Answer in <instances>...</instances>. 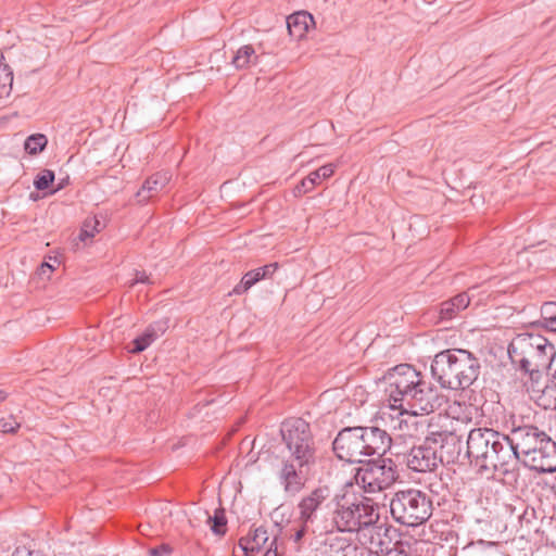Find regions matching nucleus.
Returning <instances> with one entry per match:
<instances>
[{
  "mask_svg": "<svg viewBox=\"0 0 556 556\" xmlns=\"http://www.w3.org/2000/svg\"><path fill=\"white\" fill-rule=\"evenodd\" d=\"M392 408L414 416L433 413L442 405L438 389L410 364H400L384 376Z\"/></svg>",
  "mask_w": 556,
  "mask_h": 556,
  "instance_id": "1",
  "label": "nucleus"
},
{
  "mask_svg": "<svg viewBox=\"0 0 556 556\" xmlns=\"http://www.w3.org/2000/svg\"><path fill=\"white\" fill-rule=\"evenodd\" d=\"M466 444V456L481 477L490 479L498 473L509 480L517 479V457L506 434L491 428H475Z\"/></svg>",
  "mask_w": 556,
  "mask_h": 556,
  "instance_id": "2",
  "label": "nucleus"
},
{
  "mask_svg": "<svg viewBox=\"0 0 556 556\" xmlns=\"http://www.w3.org/2000/svg\"><path fill=\"white\" fill-rule=\"evenodd\" d=\"M507 353L511 364L529 377L532 389L540 391L556 356L555 345L541 334L523 332L510 341Z\"/></svg>",
  "mask_w": 556,
  "mask_h": 556,
  "instance_id": "3",
  "label": "nucleus"
},
{
  "mask_svg": "<svg viewBox=\"0 0 556 556\" xmlns=\"http://www.w3.org/2000/svg\"><path fill=\"white\" fill-rule=\"evenodd\" d=\"M327 506L331 516V529L336 532H359L380 520L378 504L353 491L341 490L334 493Z\"/></svg>",
  "mask_w": 556,
  "mask_h": 556,
  "instance_id": "4",
  "label": "nucleus"
},
{
  "mask_svg": "<svg viewBox=\"0 0 556 556\" xmlns=\"http://www.w3.org/2000/svg\"><path fill=\"white\" fill-rule=\"evenodd\" d=\"M390 434L378 427H346L332 442L338 459L349 464H363L366 457H382L391 447Z\"/></svg>",
  "mask_w": 556,
  "mask_h": 556,
  "instance_id": "5",
  "label": "nucleus"
},
{
  "mask_svg": "<svg viewBox=\"0 0 556 556\" xmlns=\"http://www.w3.org/2000/svg\"><path fill=\"white\" fill-rule=\"evenodd\" d=\"M481 370L480 361L471 352L448 349L439 352L432 359V377L444 389L465 390L473 384Z\"/></svg>",
  "mask_w": 556,
  "mask_h": 556,
  "instance_id": "6",
  "label": "nucleus"
},
{
  "mask_svg": "<svg viewBox=\"0 0 556 556\" xmlns=\"http://www.w3.org/2000/svg\"><path fill=\"white\" fill-rule=\"evenodd\" d=\"M389 506L391 516L397 523L418 527L432 516L433 498L421 490H401L393 494Z\"/></svg>",
  "mask_w": 556,
  "mask_h": 556,
  "instance_id": "7",
  "label": "nucleus"
},
{
  "mask_svg": "<svg viewBox=\"0 0 556 556\" xmlns=\"http://www.w3.org/2000/svg\"><path fill=\"white\" fill-rule=\"evenodd\" d=\"M280 433L290 458L316 464L317 444L311 425L302 418H289L281 424Z\"/></svg>",
  "mask_w": 556,
  "mask_h": 556,
  "instance_id": "8",
  "label": "nucleus"
},
{
  "mask_svg": "<svg viewBox=\"0 0 556 556\" xmlns=\"http://www.w3.org/2000/svg\"><path fill=\"white\" fill-rule=\"evenodd\" d=\"M399 478L396 466L392 459L378 458L366 460L363 466L356 469L355 483L365 493H378L390 488Z\"/></svg>",
  "mask_w": 556,
  "mask_h": 556,
  "instance_id": "9",
  "label": "nucleus"
},
{
  "mask_svg": "<svg viewBox=\"0 0 556 556\" xmlns=\"http://www.w3.org/2000/svg\"><path fill=\"white\" fill-rule=\"evenodd\" d=\"M438 455L437 443L428 431L425 439L404 455V459L406 466L413 471L434 472L441 465V458Z\"/></svg>",
  "mask_w": 556,
  "mask_h": 556,
  "instance_id": "10",
  "label": "nucleus"
},
{
  "mask_svg": "<svg viewBox=\"0 0 556 556\" xmlns=\"http://www.w3.org/2000/svg\"><path fill=\"white\" fill-rule=\"evenodd\" d=\"M315 464L304 463L290 457L281 459L277 477L283 491L291 496L300 493L308 480V475Z\"/></svg>",
  "mask_w": 556,
  "mask_h": 556,
  "instance_id": "11",
  "label": "nucleus"
},
{
  "mask_svg": "<svg viewBox=\"0 0 556 556\" xmlns=\"http://www.w3.org/2000/svg\"><path fill=\"white\" fill-rule=\"evenodd\" d=\"M520 459L531 470L541 473L555 472L556 443L548 437L541 444L538 443L534 450L532 448L530 452H525L520 455Z\"/></svg>",
  "mask_w": 556,
  "mask_h": 556,
  "instance_id": "12",
  "label": "nucleus"
},
{
  "mask_svg": "<svg viewBox=\"0 0 556 556\" xmlns=\"http://www.w3.org/2000/svg\"><path fill=\"white\" fill-rule=\"evenodd\" d=\"M508 438L509 445L517 457V466L520 462V455L525 452H530L541 444L549 435L541 430L538 426H525L517 432L506 434Z\"/></svg>",
  "mask_w": 556,
  "mask_h": 556,
  "instance_id": "13",
  "label": "nucleus"
},
{
  "mask_svg": "<svg viewBox=\"0 0 556 556\" xmlns=\"http://www.w3.org/2000/svg\"><path fill=\"white\" fill-rule=\"evenodd\" d=\"M432 440L437 443L438 456L441 465L456 464L459 462L463 448L462 437L453 431H430Z\"/></svg>",
  "mask_w": 556,
  "mask_h": 556,
  "instance_id": "14",
  "label": "nucleus"
},
{
  "mask_svg": "<svg viewBox=\"0 0 556 556\" xmlns=\"http://www.w3.org/2000/svg\"><path fill=\"white\" fill-rule=\"evenodd\" d=\"M369 529L371 533L369 536V551L377 556H386L391 551L392 543L400 536L397 530L387 523H375Z\"/></svg>",
  "mask_w": 556,
  "mask_h": 556,
  "instance_id": "15",
  "label": "nucleus"
},
{
  "mask_svg": "<svg viewBox=\"0 0 556 556\" xmlns=\"http://www.w3.org/2000/svg\"><path fill=\"white\" fill-rule=\"evenodd\" d=\"M470 301L471 299L467 292H460L441 302L431 311L433 318H437L435 323L445 324L458 317L469 306Z\"/></svg>",
  "mask_w": 556,
  "mask_h": 556,
  "instance_id": "16",
  "label": "nucleus"
},
{
  "mask_svg": "<svg viewBox=\"0 0 556 556\" xmlns=\"http://www.w3.org/2000/svg\"><path fill=\"white\" fill-rule=\"evenodd\" d=\"M329 497L330 490L328 486H318L304 496L298 505L301 520L314 522L316 511Z\"/></svg>",
  "mask_w": 556,
  "mask_h": 556,
  "instance_id": "17",
  "label": "nucleus"
},
{
  "mask_svg": "<svg viewBox=\"0 0 556 556\" xmlns=\"http://www.w3.org/2000/svg\"><path fill=\"white\" fill-rule=\"evenodd\" d=\"M336 530H328L324 541L325 553L329 556H357L358 546L349 538L341 536Z\"/></svg>",
  "mask_w": 556,
  "mask_h": 556,
  "instance_id": "18",
  "label": "nucleus"
},
{
  "mask_svg": "<svg viewBox=\"0 0 556 556\" xmlns=\"http://www.w3.org/2000/svg\"><path fill=\"white\" fill-rule=\"evenodd\" d=\"M268 539L266 527L260 526L252 528L245 536L240 538L238 546L242 549L245 556H253L254 553L262 549Z\"/></svg>",
  "mask_w": 556,
  "mask_h": 556,
  "instance_id": "19",
  "label": "nucleus"
},
{
  "mask_svg": "<svg viewBox=\"0 0 556 556\" xmlns=\"http://www.w3.org/2000/svg\"><path fill=\"white\" fill-rule=\"evenodd\" d=\"M334 173V168L332 164H326L320 166L318 169L309 173L305 178H303L294 188L293 192L295 197H301L314 189V187L323 179L330 178Z\"/></svg>",
  "mask_w": 556,
  "mask_h": 556,
  "instance_id": "20",
  "label": "nucleus"
},
{
  "mask_svg": "<svg viewBox=\"0 0 556 556\" xmlns=\"http://www.w3.org/2000/svg\"><path fill=\"white\" fill-rule=\"evenodd\" d=\"M159 331H165V324L162 321L150 325L144 332L132 340L131 353H140L144 351L159 337Z\"/></svg>",
  "mask_w": 556,
  "mask_h": 556,
  "instance_id": "21",
  "label": "nucleus"
},
{
  "mask_svg": "<svg viewBox=\"0 0 556 556\" xmlns=\"http://www.w3.org/2000/svg\"><path fill=\"white\" fill-rule=\"evenodd\" d=\"M308 22H313V16L306 12L291 14L287 18V27L290 36L301 39L308 29Z\"/></svg>",
  "mask_w": 556,
  "mask_h": 556,
  "instance_id": "22",
  "label": "nucleus"
},
{
  "mask_svg": "<svg viewBox=\"0 0 556 556\" xmlns=\"http://www.w3.org/2000/svg\"><path fill=\"white\" fill-rule=\"evenodd\" d=\"M312 523L313 522L301 520L299 517L287 530V536L293 543L295 551H300L303 547L305 538L309 533V525Z\"/></svg>",
  "mask_w": 556,
  "mask_h": 556,
  "instance_id": "23",
  "label": "nucleus"
},
{
  "mask_svg": "<svg viewBox=\"0 0 556 556\" xmlns=\"http://www.w3.org/2000/svg\"><path fill=\"white\" fill-rule=\"evenodd\" d=\"M166 182V178L160 174H154L146 179L141 189L137 192L136 197L138 202H146L161 190Z\"/></svg>",
  "mask_w": 556,
  "mask_h": 556,
  "instance_id": "24",
  "label": "nucleus"
},
{
  "mask_svg": "<svg viewBox=\"0 0 556 556\" xmlns=\"http://www.w3.org/2000/svg\"><path fill=\"white\" fill-rule=\"evenodd\" d=\"M257 58L258 56L255 53L254 47L252 45H244L240 47L233 54L231 64L237 70H245L249 68L252 64H255Z\"/></svg>",
  "mask_w": 556,
  "mask_h": 556,
  "instance_id": "25",
  "label": "nucleus"
},
{
  "mask_svg": "<svg viewBox=\"0 0 556 556\" xmlns=\"http://www.w3.org/2000/svg\"><path fill=\"white\" fill-rule=\"evenodd\" d=\"M206 517V522L210 525L211 531L218 536H224L227 532V518L225 508L219 507L215 509L214 515L211 516L207 510L202 511Z\"/></svg>",
  "mask_w": 556,
  "mask_h": 556,
  "instance_id": "26",
  "label": "nucleus"
},
{
  "mask_svg": "<svg viewBox=\"0 0 556 556\" xmlns=\"http://www.w3.org/2000/svg\"><path fill=\"white\" fill-rule=\"evenodd\" d=\"M48 144V138L43 134H34L27 137L24 143L25 151L30 155H36L45 150Z\"/></svg>",
  "mask_w": 556,
  "mask_h": 556,
  "instance_id": "27",
  "label": "nucleus"
},
{
  "mask_svg": "<svg viewBox=\"0 0 556 556\" xmlns=\"http://www.w3.org/2000/svg\"><path fill=\"white\" fill-rule=\"evenodd\" d=\"M13 84V72L11 67L0 62V96H9Z\"/></svg>",
  "mask_w": 556,
  "mask_h": 556,
  "instance_id": "28",
  "label": "nucleus"
},
{
  "mask_svg": "<svg viewBox=\"0 0 556 556\" xmlns=\"http://www.w3.org/2000/svg\"><path fill=\"white\" fill-rule=\"evenodd\" d=\"M103 227L104 225L97 217L86 219L80 230V240L86 241V239L94 237Z\"/></svg>",
  "mask_w": 556,
  "mask_h": 556,
  "instance_id": "29",
  "label": "nucleus"
},
{
  "mask_svg": "<svg viewBox=\"0 0 556 556\" xmlns=\"http://www.w3.org/2000/svg\"><path fill=\"white\" fill-rule=\"evenodd\" d=\"M54 179L55 175L53 170L42 169L36 175L34 186L38 191H45L52 186Z\"/></svg>",
  "mask_w": 556,
  "mask_h": 556,
  "instance_id": "30",
  "label": "nucleus"
},
{
  "mask_svg": "<svg viewBox=\"0 0 556 556\" xmlns=\"http://www.w3.org/2000/svg\"><path fill=\"white\" fill-rule=\"evenodd\" d=\"M413 544L409 541L396 538L392 543L391 551L386 556H412Z\"/></svg>",
  "mask_w": 556,
  "mask_h": 556,
  "instance_id": "31",
  "label": "nucleus"
},
{
  "mask_svg": "<svg viewBox=\"0 0 556 556\" xmlns=\"http://www.w3.org/2000/svg\"><path fill=\"white\" fill-rule=\"evenodd\" d=\"M255 283H257V278L253 275L251 270H249L243 275L240 282L235 286L231 293L241 295L245 293L249 289H251Z\"/></svg>",
  "mask_w": 556,
  "mask_h": 556,
  "instance_id": "32",
  "label": "nucleus"
},
{
  "mask_svg": "<svg viewBox=\"0 0 556 556\" xmlns=\"http://www.w3.org/2000/svg\"><path fill=\"white\" fill-rule=\"evenodd\" d=\"M543 323L556 324V302H545L541 307Z\"/></svg>",
  "mask_w": 556,
  "mask_h": 556,
  "instance_id": "33",
  "label": "nucleus"
},
{
  "mask_svg": "<svg viewBox=\"0 0 556 556\" xmlns=\"http://www.w3.org/2000/svg\"><path fill=\"white\" fill-rule=\"evenodd\" d=\"M510 433L519 431L525 426H535L529 415H513L510 419Z\"/></svg>",
  "mask_w": 556,
  "mask_h": 556,
  "instance_id": "34",
  "label": "nucleus"
},
{
  "mask_svg": "<svg viewBox=\"0 0 556 556\" xmlns=\"http://www.w3.org/2000/svg\"><path fill=\"white\" fill-rule=\"evenodd\" d=\"M20 428V424L13 416L0 418V432L2 433H14Z\"/></svg>",
  "mask_w": 556,
  "mask_h": 556,
  "instance_id": "35",
  "label": "nucleus"
},
{
  "mask_svg": "<svg viewBox=\"0 0 556 556\" xmlns=\"http://www.w3.org/2000/svg\"><path fill=\"white\" fill-rule=\"evenodd\" d=\"M535 518V510L534 508H531V507H526L522 511V514H520L518 516V520H519V523L521 527H523L525 525L526 526H530L532 523V521L534 520Z\"/></svg>",
  "mask_w": 556,
  "mask_h": 556,
  "instance_id": "36",
  "label": "nucleus"
},
{
  "mask_svg": "<svg viewBox=\"0 0 556 556\" xmlns=\"http://www.w3.org/2000/svg\"><path fill=\"white\" fill-rule=\"evenodd\" d=\"M150 556H169L173 553V548L168 544L157 545L149 551Z\"/></svg>",
  "mask_w": 556,
  "mask_h": 556,
  "instance_id": "37",
  "label": "nucleus"
},
{
  "mask_svg": "<svg viewBox=\"0 0 556 556\" xmlns=\"http://www.w3.org/2000/svg\"><path fill=\"white\" fill-rule=\"evenodd\" d=\"M278 268L279 264L275 262L258 267V270H262V275L264 276L265 279H270Z\"/></svg>",
  "mask_w": 556,
  "mask_h": 556,
  "instance_id": "38",
  "label": "nucleus"
},
{
  "mask_svg": "<svg viewBox=\"0 0 556 556\" xmlns=\"http://www.w3.org/2000/svg\"><path fill=\"white\" fill-rule=\"evenodd\" d=\"M543 391L547 393H553L556 395V370L547 379L546 384L543 383Z\"/></svg>",
  "mask_w": 556,
  "mask_h": 556,
  "instance_id": "39",
  "label": "nucleus"
},
{
  "mask_svg": "<svg viewBox=\"0 0 556 556\" xmlns=\"http://www.w3.org/2000/svg\"><path fill=\"white\" fill-rule=\"evenodd\" d=\"M150 277L147 275L146 271H139L137 270L136 271V277L134 279V281L130 283V286L132 287L135 283H150Z\"/></svg>",
  "mask_w": 556,
  "mask_h": 556,
  "instance_id": "40",
  "label": "nucleus"
},
{
  "mask_svg": "<svg viewBox=\"0 0 556 556\" xmlns=\"http://www.w3.org/2000/svg\"><path fill=\"white\" fill-rule=\"evenodd\" d=\"M66 185H68V177H66L65 179H62L55 188L51 189L46 194H54L58 191L62 190Z\"/></svg>",
  "mask_w": 556,
  "mask_h": 556,
  "instance_id": "41",
  "label": "nucleus"
},
{
  "mask_svg": "<svg viewBox=\"0 0 556 556\" xmlns=\"http://www.w3.org/2000/svg\"><path fill=\"white\" fill-rule=\"evenodd\" d=\"M276 543V539L274 540V542L270 544L269 548L266 551V553L264 554V556H279L278 552H277V547H273V545Z\"/></svg>",
  "mask_w": 556,
  "mask_h": 556,
  "instance_id": "42",
  "label": "nucleus"
},
{
  "mask_svg": "<svg viewBox=\"0 0 556 556\" xmlns=\"http://www.w3.org/2000/svg\"><path fill=\"white\" fill-rule=\"evenodd\" d=\"M214 402V399L212 400H205V401H199L198 404L194 406V408L198 407H205Z\"/></svg>",
  "mask_w": 556,
  "mask_h": 556,
  "instance_id": "43",
  "label": "nucleus"
},
{
  "mask_svg": "<svg viewBox=\"0 0 556 556\" xmlns=\"http://www.w3.org/2000/svg\"><path fill=\"white\" fill-rule=\"evenodd\" d=\"M251 271L257 278V282L261 281L262 279H265L264 276L262 275V270H258V268L252 269Z\"/></svg>",
  "mask_w": 556,
  "mask_h": 556,
  "instance_id": "44",
  "label": "nucleus"
},
{
  "mask_svg": "<svg viewBox=\"0 0 556 556\" xmlns=\"http://www.w3.org/2000/svg\"><path fill=\"white\" fill-rule=\"evenodd\" d=\"M40 269H41V273H42V274H46V273H47V270L52 271V270H53V267H52L50 264H48V263H43V264L41 265Z\"/></svg>",
  "mask_w": 556,
  "mask_h": 556,
  "instance_id": "45",
  "label": "nucleus"
},
{
  "mask_svg": "<svg viewBox=\"0 0 556 556\" xmlns=\"http://www.w3.org/2000/svg\"><path fill=\"white\" fill-rule=\"evenodd\" d=\"M543 325L547 330L556 332V324L543 323Z\"/></svg>",
  "mask_w": 556,
  "mask_h": 556,
  "instance_id": "46",
  "label": "nucleus"
},
{
  "mask_svg": "<svg viewBox=\"0 0 556 556\" xmlns=\"http://www.w3.org/2000/svg\"><path fill=\"white\" fill-rule=\"evenodd\" d=\"M7 397H8V393L3 390H0V403L5 401Z\"/></svg>",
  "mask_w": 556,
  "mask_h": 556,
  "instance_id": "47",
  "label": "nucleus"
},
{
  "mask_svg": "<svg viewBox=\"0 0 556 556\" xmlns=\"http://www.w3.org/2000/svg\"><path fill=\"white\" fill-rule=\"evenodd\" d=\"M37 197L38 195H35L34 193L30 194V199H33V200H37Z\"/></svg>",
  "mask_w": 556,
  "mask_h": 556,
  "instance_id": "48",
  "label": "nucleus"
}]
</instances>
